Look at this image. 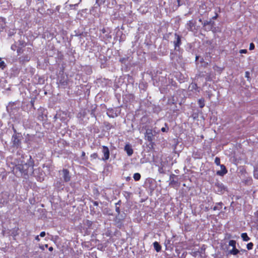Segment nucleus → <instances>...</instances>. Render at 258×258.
I'll return each mask as SVG.
<instances>
[{
    "label": "nucleus",
    "instance_id": "obj_23",
    "mask_svg": "<svg viewBox=\"0 0 258 258\" xmlns=\"http://www.w3.org/2000/svg\"><path fill=\"white\" fill-rule=\"evenodd\" d=\"M158 170L159 173H160L161 174H165V173L163 166L159 167Z\"/></svg>",
    "mask_w": 258,
    "mask_h": 258
},
{
    "label": "nucleus",
    "instance_id": "obj_40",
    "mask_svg": "<svg viewBox=\"0 0 258 258\" xmlns=\"http://www.w3.org/2000/svg\"><path fill=\"white\" fill-rule=\"evenodd\" d=\"M115 210H116V212L118 214H119L120 213V209H119V208L118 207L116 206Z\"/></svg>",
    "mask_w": 258,
    "mask_h": 258
},
{
    "label": "nucleus",
    "instance_id": "obj_1",
    "mask_svg": "<svg viewBox=\"0 0 258 258\" xmlns=\"http://www.w3.org/2000/svg\"><path fill=\"white\" fill-rule=\"evenodd\" d=\"M34 161L31 156L27 163L19 164L16 166V168L19 170L21 173L28 174L29 173H33L34 171Z\"/></svg>",
    "mask_w": 258,
    "mask_h": 258
},
{
    "label": "nucleus",
    "instance_id": "obj_49",
    "mask_svg": "<svg viewBox=\"0 0 258 258\" xmlns=\"http://www.w3.org/2000/svg\"><path fill=\"white\" fill-rule=\"evenodd\" d=\"M247 53V50L243 49V53Z\"/></svg>",
    "mask_w": 258,
    "mask_h": 258
},
{
    "label": "nucleus",
    "instance_id": "obj_45",
    "mask_svg": "<svg viewBox=\"0 0 258 258\" xmlns=\"http://www.w3.org/2000/svg\"><path fill=\"white\" fill-rule=\"evenodd\" d=\"M176 183V181H174V180H172L170 181V184H175Z\"/></svg>",
    "mask_w": 258,
    "mask_h": 258
},
{
    "label": "nucleus",
    "instance_id": "obj_2",
    "mask_svg": "<svg viewBox=\"0 0 258 258\" xmlns=\"http://www.w3.org/2000/svg\"><path fill=\"white\" fill-rule=\"evenodd\" d=\"M14 132L15 133L13 135L12 138L13 146L14 148H18L21 145L22 136L19 133H17L15 130Z\"/></svg>",
    "mask_w": 258,
    "mask_h": 258
},
{
    "label": "nucleus",
    "instance_id": "obj_48",
    "mask_svg": "<svg viewBox=\"0 0 258 258\" xmlns=\"http://www.w3.org/2000/svg\"><path fill=\"white\" fill-rule=\"evenodd\" d=\"M141 0H133V1L135 3H139V2H140Z\"/></svg>",
    "mask_w": 258,
    "mask_h": 258
},
{
    "label": "nucleus",
    "instance_id": "obj_34",
    "mask_svg": "<svg viewBox=\"0 0 258 258\" xmlns=\"http://www.w3.org/2000/svg\"><path fill=\"white\" fill-rule=\"evenodd\" d=\"M47 247H48V244H45L44 245H39V248L41 249H42V250H44V248L45 247L47 248Z\"/></svg>",
    "mask_w": 258,
    "mask_h": 258
},
{
    "label": "nucleus",
    "instance_id": "obj_10",
    "mask_svg": "<svg viewBox=\"0 0 258 258\" xmlns=\"http://www.w3.org/2000/svg\"><path fill=\"white\" fill-rule=\"evenodd\" d=\"M30 60V56L28 54H25L19 57V61L20 63L23 64L26 62L29 61Z\"/></svg>",
    "mask_w": 258,
    "mask_h": 258
},
{
    "label": "nucleus",
    "instance_id": "obj_52",
    "mask_svg": "<svg viewBox=\"0 0 258 258\" xmlns=\"http://www.w3.org/2000/svg\"><path fill=\"white\" fill-rule=\"evenodd\" d=\"M177 2H178V5L179 6V5H179L180 0H177Z\"/></svg>",
    "mask_w": 258,
    "mask_h": 258
},
{
    "label": "nucleus",
    "instance_id": "obj_11",
    "mask_svg": "<svg viewBox=\"0 0 258 258\" xmlns=\"http://www.w3.org/2000/svg\"><path fill=\"white\" fill-rule=\"evenodd\" d=\"M221 170L217 171L216 174L220 176H223L227 173V170L224 165H220Z\"/></svg>",
    "mask_w": 258,
    "mask_h": 258
},
{
    "label": "nucleus",
    "instance_id": "obj_35",
    "mask_svg": "<svg viewBox=\"0 0 258 258\" xmlns=\"http://www.w3.org/2000/svg\"><path fill=\"white\" fill-rule=\"evenodd\" d=\"M249 73L248 72H246L245 74V77L247 79L248 81L250 80V76H249Z\"/></svg>",
    "mask_w": 258,
    "mask_h": 258
},
{
    "label": "nucleus",
    "instance_id": "obj_26",
    "mask_svg": "<svg viewBox=\"0 0 258 258\" xmlns=\"http://www.w3.org/2000/svg\"><path fill=\"white\" fill-rule=\"evenodd\" d=\"M253 244L252 242H249L246 245V248L248 250H251L252 249Z\"/></svg>",
    "mask_w": 258,
    "mask_h": 258
},
{
    "label": "nucleus",
    "instance_id": "obj_6",
    "mask_svg": "<svg viewBox=\"0 0 258 258\" xmlns=\"http://www.w3.org/2000/svg\"><path fill=\"white\" fill-rule=\"evenodd\" d=\"M146 139L150 142L154 140V135L153 134V131L151 129H147L145 135Z\"/></svg>",
    "mask_w": 258,
    "mask_h": 258
},
{
    "label": "nucleus",
    "instance_id": "obj_36",
    "mask_svg": "<svg viewBox=\"0 0 258 258\" xmlns=\"http://www.w3.org/2000/svg\"><path fill=\"white\" fill-rule=\"evenodd\" d=\"M255 46L253 43H251L249 45V50H251L254 49Z\"/></svg>",
    "mask_w": 258,
    "mask_h": 258
},
{
    "label": "nucleus",
    "instance_id": "obj_18",
    "mask_svg": "<svg viewBox=\"0 0 258 258\" xmlns=\"http://www.w3.org/2000/svg\"><path fill=\"white\" fill-rule=\"evenodd\" d=\"M161 132L167 133L169 131V127L167 123H165V127H163L161 129Z\"/></svg>",
    "mask_w": 258,
    "mask_h": 258
},
{
    "label": "nucleus",
    "instance_id": "obj_12",
    "mask_svg": "<svg viewBox=\"0 0 258 258\" xmlns=\"http://www.w3.org/2000/svg\"><path fill=\"white\" fill-rule=\"evenodd\" d=\"M124 150L126 151L128 156H130L133 154V150L129 144H126L124 146Z\"/></svg>",
    "mask_w": 258,
    "mask_h": 258
},
{
    "label": "nucleus",
    "instance_id": "obj_7",
    "mask_svg": "<svg viewBox=\"0 0 258 258\" xmlns=\"http://www.w3.org/2000/svg\"><path fill=\"white\" fill-rule=\"evenodd\" d=\"M63 173V180L66 182H68L71 180V176L70 175V172L67 169H63L62 170Z\"/></svg>",
    "mask_w": 258,
    "mask_h": 258
},
{
    "label": "nucleus",
    "instance_id": "obj_5",
    "mask_svg": "<svg viewBox=\"0 0 258 258\" xmlns=\"http://www.w3.org/2000/svg\"><path fill=\"white\" fill-rule=\"evenodd\" d=\"M102 153L104 155V157L102 158V160L106 161L109 158L110 152L107 146H102Z\"/></svg>",
    "mask_w": 258,
    "mask_h": 258
},
{
    "label": "nucleus",
    "instance_id": "obj_17",
    "mask_svg": "<svg viewBox=\"0 0 258 258\" xmlns=\"http://www.w3.org/2000/svg\"><path fill=\"white\" fill-rule=\"evenodd\" d=\"M141 176L139 173H136L134 174L133 178L135 181H139L141 179Z\"/></svg>",
    "mask_w": 258,
    "mask_h": 258
},
{
    "label": "nucleus",
    "instance_id": "obj_13",
    "mask_svg": "<svg viewBox=\"0 0 258 258\" xmlns=\"http://www.w3.org/2000/svg\"><path fill=\"white\" fill-rule=\"evenodd\" d=\"M223 206V203L222 202L217 203L216 204L213 209L214 211L220 210L222 209Z\"/></svg>",
    "mask_w": 258,
    "mask_h": 258
},
{
    "label": "nucleus",
    "instance_id": "obj_30",
    "mask_svg": "<svg viewBox=\"0 0 258 258\" xmlns=\"http://www.w3.org/2000/svg\"><path fill=\"white\" fill-rule=\"evenodd\" d=\"M253 175L255 178L258 179V168L254 170Z\"/></svg>",
    "mask_w": 258,
    "mask_h": 258
},
{
    "label": "nucleus",
    "instance_id": "obj_9",
    "mask_svg": "<svg viewBox=\"0 0 258 258\" xmlns=\"http://www.w3.org/2000/svg\"><path fill=\"white\" fill-rule=\"evenodd\" d=\"M175 36L176 37V40L174 41V49L175 50L177 49V47H179L180 45L181 44V37L178 35L177 34H175Z\"/></svg>",
    "mask_w": 258,
    "mask_h": 258
},
{
    "label": "nucleus",
    "instance_id": "obj_51",
    "mask_svg": "<svg viewBox=\"0 0 258 258\" xmlns=\"http://www.w3.org/2000/svg\"><path fill=\"white\" fill-rule=\"evenodd\" d=\"M242 49L239 50V53H242Z\"/></svg>",
    "mask_w": 258,
    "mask_h": 258
},
{
    "label": "nucleus",
    "instance_id": "obj_44",
    "mask_svg": "<svg viewBox=\"0 0 258 258\" xmlns=\"http://www.w3.org/2000/svg\"><path fill=\"white\" fill-rule=\"evenodd\" d=\"M27 51L28 52H32V48H30V47H28V48H27Z\"/></svg>",
    "mask_w": 258,
    "mask_h": 258
},
{
    "label": "nucleus",
    "instance_id": "obj_33",
    "mask_svg": "<svg viewBox=\"0 0 258 258\" xmlns=\"http://www.w3.org/2000/svg\"><path fill=\"white\" fill-rule=\"evenodd\" d=\"M5 63L4 61H0V68L4 69L5 68Z\"/></svg>",
    "mask_w": 258,
    "mask_h": 258
},
{
    "label": "nucleus",
    "instance_id": "obj_16",
    "mask_svg": "<svg viewBox=\"0 0 258 258\" xmlns=\"http://www.w3.org/2000/svg\"><path fill=\"white\" fill-rule=\"evenodd\" d=\"M198 104L200 108H203L205 105V99L203 98L199 99L198 100Z\"/></svg>",
    "mask_w": 258,
    "mask_h": 258
},
{
    "label": "nucleus",
    "instance_id": "obj_42",
    "mask_svg": "<svg viewBox=\"0 0 258 258\" xmlns=\"http://www.w3.org/2000/svg\"><path fill=\"white\" fill-rule=\"evenodd\" d=\"M101 31L102 32V33H105L106 32V29L105 28H103V29H102L101 30Z\"/></svg>",
    "mask_w": 258,
    "mask_h": 258
},
{
    "label": "nucleus",
    "instance_id": "obj_31",
    "mask_svg": "<svg viewBox=\"0 0 258 258\" xmlns=\"http://www.w3.org/2000/svg\"><path fill=\"white\" fill-rule=\"evenodd\" d=\"M215 163L217 165H220V159L219 157H216L215 159Z\"/></svg>",
    "mask_w": 258,
    "mask_h": 258
},
{
    "label": "nucleus",
    "instance_id": "obj_41",
    "mask_svg": "<svg viewBox=\"0 0 258 258\" xmlns=\"http://www.w3.org/2000/svg\"><path fill=\"white\" fill-rule=\"evenodd\" d=\"M218 17V15L217 13L215 14V15L212 18L213 19L215 20Z\"/></svg>",
    "mask_w": 258,
    "mask_h": 258
},
{
    "label": "nucleus",
    "instance_id": "obj_28",
    "mask_svg": "<svg viewBox=\"0 0 258 258\" xmlns=\"http://www.w3.org/2000/svg\"><path fill=\"white\" fill-rule=\"evenodd\" d=\"M90 157L93 159H95L98 158V155L97 153H94L91 155Z\"/></svg>",
    "mask_w": 258,
    "mask_h": 258
},
{
    "label": "nucleus",
    "instance_id": "obj_3",
    "mask_svg": "<svg viewBox=\"0 0 258 258\" xmlns=\"http://www.w3.org/2000/svg\"><path fill=\"white\" fill-rule=\"evenodd\" d=\"M236 242L235 240H230L229 241V246H231L232 247V249L231 250H230L229 251V253L233 254V255H236L238 253H239V251L238 249H237L236 248Z\"/></svg>",
    "mask_w": 258,
    "mask_h": 258
},
{
    "label": "nucleus",
    "instance_id": "obj_38",
    "mask_svg": "<svg viewBox=\"0 0 258 258\" xmlns=\"http://www.w3.org/2000/svg\"><path fill=\"white\" fill-rule=\"evenodd\" d=\"M45 235H46L45 232L44 231H42V232H41L40 233L39 236H40V237H44V236H45Z\"/></svg>",
    "mask_w": 258,
    "mask_h": 258
},
{
    "label": "nucleus",
    "instance_id": "obj_32",
    "mask_svg": "<svg viewBox=\"0 0 258 258\" xmlns=\"http://www.w3.org/2000/svg\"><path fill=\"white\" fill-rule=\"evenodd\" d=\"M18 231V228L17 230H14V231L12 232V235H13V236L16 237V236H17L19 234Z\"/></svg>",
    "mask_w": 258,
    "mask_h": 258
},
{
    "label": "nucleus",
    "instance_id": "obj_27",
    "mask_svg": "<svg viewBox=\"0 0 258 258\" xmlns=\"http://www.w3.org/2000/svg\"><path fill=\"white\" fill-rule=\"evenodd\" d=\"M37 118L39 120H43L44 119L43 114L42 112L39 113L38 115L37 116Z\"/></svg>",
    "mask_w": 258,
    "mask_h": 258
},
{
    "label": "nucleus",
    "instance_id": "obj_37",
    "mask_svg": "<svg viewBox=\"0 0 258 258\" xmlns=\"http://www.w3.org/2000/svg\"><path fill=\"white\" fill-rule=\"evenodd\" d=\"M251 182H252V179L251 178H249V179H247L245 180L246 184H251Z\"/></svg>",
    "mask_w": 258,
    "mask_h": 258
},
{
    "label": "nucleus",
    "instance_id": "obj_39",
    "mask_svg": "<svg viewBox=\"0 0 258 258\" xmlns=\"http://www.w3.org/2000/svg\"><path fill=\"white\" fill-rule=\"evenodd\" d=\"M85 157H86V153L85 152L83 151L81 154V157H82V158L84 159Z\"/></svg>",
    "mask_w": 258,
    "mask_h": 258
},
{
    "label": "nucleus",
    "instance_id": "obj_20",
    "mask_svg": "<svg viewBox=\"0 0 258 258\" xmlns=\"http://www.w3.org/2000/svg\"><path fill=\"white\" fill-rule=\"evenodd\" d=\"M26 45V43L23 40H19V45L18 47H25Z\"/></svg>",
    "mask_w": 258,
    "mask_h": 258
},
{
    "label": "nucleus",
    "instance_id": "obj_47",
    "mask_svg": "<svg viewBox=\"0 0 258 258\" xmlns=\"http://www.w3.org/2000/svg\"><path fill=\"white\" fill-rule=\"evenodd\" d=\"M48 250L50 251H52L53 250V248L52 246L49 247Z\"/></svg>",
    "mask_w": 258,
    "mask_h": 258
},
{
    "label": "nucleus",
    "instance_id": "obj_14",
    "mask_svg": "<svg viewBox=\"0 0 258 258\" xmlns=\"http://www.w3.org/2000/svg\"><path fill=\"white\" fill-rule=\"evenodd\" d=\"M153 246L157 252H159L161 250V246L158 242H154L153 243Z\"/></svg>",
    "mask_w": 258,
    "mask_h": 258
},
{
    "label": "nucleus",
    "instance_id": "obj_24",
    "mask_svg": "<svg viewBox=\"0 0 258 258\" xmlns=\"http://www.w3.org/2000/svg\"><path fill=\"white\" fill-rule=\"evenodd\" d=\"M106 0H96V4L100 6L105 2Z\"/></svg>",
    "mask_w": 258,
    "mask_h": 258
},
{
    "label": "nucleus",
    "instance_id": "obj_19",
    "mask_svg": "<svg viewBox=\"0 0 258 258\" xmlns=\"http://www.w3.org/2000/svg\"><path fill=\"white\" fill-rule=\"evenodd\" d=\"M24 47H18V48L17 50L18 55H20L24 52Z\"/></svg>",
    "mask_w": 258,
    "mask_h": 258
},
{
    "label": "nucleus",
    "instance_id": "obj_50",
    "mask_svg": "<svg viewBox=\"0 0 258 258\" xmlns=\"http://www.w3.org/2000/svg\"><path fill=\"white\" fill-rule=\"evenodd\" d=\"M94 205H95V206H98V203H97V202H95L94 203Z\"/></svg>",
    "mask_w": 258,
    "mask_h": 258
},
{
    "label": "nucleus",
    "instance_id": "obj_4",
    "mask_svg": "<svg viewBox=\"0 0 258 258\" xmlns=\"http://www.w3.org/2000/svg\"><path fill=\"white\" fill-rule=\"evenodd\" d=\"M215 190L217 194H223L226 190V188L222 183H217L215 184Z\"/></svg>",
    "mask_w": 258,
    "mask_h": 258
},
{
    "label": "nucleus",
    "instance_id": "obj_25",
    "mask_svg": "<svg viewBox=\"0 0 258 258\" xmlns=\"http://www.w3.org/2000/svg\"><path fill=\"white\" fill-rule=\"evenodd\" d=\"M104 124L107 129H110L112 128V125L108 122H105Z\"/></svg>",
    "mask_w": 258,
    "mask_h": 258
},
{
    "label": "nucleus",
    "instance_id": "obj_21",
    "mask_svg": "<svg viewBox=\"0 0 258 258\" xmlns=\"http://www.w3.org/2000/svg\"><path fill=\"white\" fill-rule=\"evenodd\" d=\"M250 239L246 233H243V241H247Z\"/></svg>",
    "mask_w": 258,
    "mask_h": 258
},
{
    "label": "nucleus",
    "instance_id": "obj_29",
    "mask_svg": "<svg viewBox=\"0 0 258 258\" xmlns=\"http://www.w3.org/2000/svg\"><path fill=\"white\" fill-rule=\"evenodd\" d=\"M63 185L60 181L56 182L55 184V186L58 188L62 187Z\"/></svg>",
    "mask_w": 258,
    "mask_h": 258
},
{
    "label": "nucleus",
    "instance_id": "obj_43",
    "mask_svg": "<svg viewBox=\"0 0 258 258\" xmlns=\"http://www.w3.org/2000/svg\"><path fill=\"white\" fill-rule=\"evenodd\" d=\"M106 37L107 38V39H111V35H110L109 34H106Z\"/></svg>",
    "mask_w": 258,
    "mask_h": 258
},
{
    "label": "nucleus",
    "instance_id": "obj_46",
    "mask_svg": "<svg viewBox=\"0 0 258 258\" xmlns=\"http://www.w3.org/2000/svg\"><path fill=\"white\" fill-rule=\"evenodd\" d=\"M35 240L39 241L40 240V238L39 237V235H37L36 237H35Z\"/></svg>",
    "mask_w": 258,
    "mask_h": 258
},
{
    "label": "nucleus",
    "instance_id": "obj_8",
    "mask_svg": "<svg viewBox=\"0 0 258 258\" xmlns=\"http://www.w3.org/2000/svg\"><path fill=\"white\" fill-rule=\"evenodd\" d=\"M196 22L192 20L188 21L186 24V27L189 31H193L195 28Z\"/></svg>",
    "mask_w": 258,
    "mask_h": 258
},
{
    "label": "nucleus",
    "instance_id": "obj_22",
    "mask_svg": "<svg viewBox=\"0 0 258 258\" xmlns=\"http://www.w3.org/2000/svg\"><path fill=\"white\" fill-rule=\"evenodd\" d=\"M213 69L215 71H217V72H219V73H220L222 71V69H221V68L219 67L218 66H217L216 65H215L213 67Z\"/></svg>",
    "mask_w": 258,
    "mask_h": 258
},
{
    "label": "nucleus",
    "instance_id": "obj_15",
    "mask_svg": "<svg viewBox=\"0 0 258 258\" xmlns=\"http://www.w3.org/2000/svg\"><path fill=\"white\" fill-rule=\"evenodd\" d=\"M189 87L191 88V91L195 90L199 92H200L199 87L196 83H192L189 86Z\"/></svg>",
    "mask_w": 258,
    "mask_h": 258
}]
</instances>
